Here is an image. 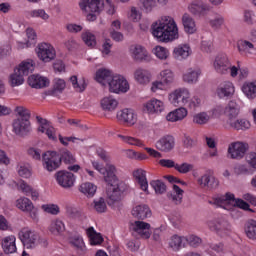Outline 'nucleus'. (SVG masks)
<instances>
[{"mask_svg":"<svg viewBox=\"0 0 256 256\" xmlns=\"http://www.w3.org/2000/svg\"><path fill=\"white\" fill-rule=\"evenodd\" d=\"M168 103L172 107H187L188 109H197L201 105V98L193 96L191 90L185 87L173 89L168 93Z\"/></svg>","mask_w":256,"mask_h":256,"instance_id":"20e7f679","label":"nucleus"},{"mask_svg":"<svg viewBox=\"0 0 256 256\" xmlns=\"http://www.w3.org/2000/svg\"><path fill=\"white\" fill-rule=\"evenodd\" d=\"M114 75L115 73H113V71L106 67H102L97 69L94 73V81H96V83H99V85H101L102 87H108Z\"/></svg>","mask_w":256,"mask_h":256,"instance_id":"a878e982","label":"nucleus"},{"mask_svg":"<svg viewBox=\"0 0 256 256\" xmlns=\"http://www.w3.org/2000/svg\"><path fill=\"white\" fill-rule=\"evenodd\" d=\"M207 227L221 237L231 233V224L227 220H209L207 221Z\"/></svg>","mask_w":256,"mask_h":256,"instance_id":"412c9836","label":"nucleus"},{"mask_svg":"<svg viewBox=\"0 0 256 256\" xmlns=\"http://www.w3.org/2000/svg\"><path fill=\"white\" fill-rule=\"evenodd\" d=\"M34 51L41 63H51L57 59V49L51 42H39Z\"/></svg>","mask_w":256,"mask_h":256,"instance_id":"6e6552de","label":"nucleus"},{"mask_svg":"<svg viewBox=\"0 0 256 256\" xmlns=\"http://www.w3.org/2000/svg\"><path fill=\"white\" fill-rule=\"evenodd\" d=\"M100 106L103 111L113 113L119 107V101L115 96H105L100 100Z\"/></svg>","mask_w":256,"mask_h":256,"instance_id":"e433bc0d","label":"nucleus"},{"mask_svg":"<svg viewBox=\"0 0 256 256\" xmlns=\"http://www.w3.org/2000/svg\"><path fill=\"white\" fill-rule=\"evenodd\" d=\"M188 11L192 13V15L201 17L203 15H207L209 6L201 1H194L188 5Z\"/></svg>","mask_w":256,"mask_h":256,"instance_id":"58836bf2","label":"nucleus"},{"mask_svg":"<svg viewBox=\"0 0 256 256\" xmlns=\"http://www.w3.org/2000/svg\"><path fill=\"white\" fill-rule=\"evenodd\" d=\"M90 207L96 211V213H105V211H107V202H105V198H96L90 204Z\"/></svg>","mask_w":256,"mask_h":256,"instance_id":"4d7b16f0","label":"nucleus"},{"mask_svg":"<svg viewBox=\"0 0 256 256\" xmlns=\"http://www.w3.org/2000/svg\"><path fill=\"white\" fill-rule=\"evenodd\" d=\"M198 185L202 189H217L219 179L213 175V171L208 170L197 179Z\"/></svg>","mask_w":256,"mask_h":256,"instance_id":"5701e85b","label":"nucleus"},{"mask_svg":"<svg viewBox=\"0 0 256 256\" xmlns=\"http://www.w3.org/2000/svg\"><path fill=\"white\" fill-rule=\"evenodd\" d=\"M241 110L239 104L235 101H229L225 107V129H233L234 131H249L251 129V121L247 118H239Z\"/></svg>","mask_w":256,"mask_h":256,"instance_id":"7ed1b4c3","label":"nucleus"},{"mask_svg":"<svg viewBox=\"0 0 256 256\" xmlns=\"http://www.w3.org/2000/svg\"><path fill=\"white\" fill-rule=\"evenodd\" d=\"M174 148L175 138L171 135L163 136L156 142V149H158V151H162L163 153H169V151H173Z\"/></svg>","mask_w":256,"mask_h":256,"instance_id":"72a5a7b5","label":"nucleus"},{"mask_svg":"<svg viewBox=\"0 0 256 256\" xmlns=\"http://www.w3.org/2000/svg\"><path fill=\"white\" fill-rule=\"evenodd\" d=\"M152 37L159 43H173L178 41L179 24L171 15H162L151 25Z\"/></svg>","mask_w":256,"mask_h":256,"instance_id":"f03ea898","label":"nucleus"},{"mask_svg":"<svg viewBox=\"0 0 256 256\" xmlns=\"http://www.w3.org/2000/svg\"><path fill=\"white\" fill-rule=\"evenodd\" d=\"M14 69L20 72L24 77H27L29 73H33V71H35V60L31 58L25 59L17 64Z\"/></svg>","mask_w":256,"mask_h":256,"instance_id":"4c0bfd02","label":"nucleus"},{"mask_svg":"<svg viewBox=\"0 0 256 256\" xmlns=\"http://www.w3.org/2000/svg\"><path fill=\"white\" fill-rule=\"evenodd\" d=\"M54 179L62 189H73L77 184V176L69 170H59L54 174Z\"/></svg>","mask_w":256,"mask_h":256,"instance_id":"4468645a","label":"nucleus"},{"mask_svg":"<svg viewBox=\"0 0 256 256\" xmlns=\"http://www.w3.org/2000/svg\"><path fill=\"white\" fill-rule=\"evenodd\" d=\"M18 237L24 249H35L41 243V236L31 228H22L18 233Z\"/></svg>","mask_w":256,"mask_h":256,"instance_id":"1a4fd4ad","label":"nucleus"},{"mask_svg":"<svg viewBox=\"0 0 256 256\" xmlns=\"http://www.w3.org/2000/svg\"><path fill=\"white\" fill-rule=\"evenodd\" d=\"M16 172L18 177H21L22 179H31V177H33V168L31 167V164L27 162L18 163Z\"/></svg>","mask_w":256,"mask_h":256,"instance_id":"c03bdc74","label":"nucleus"},{"mask_svg":"<svg viewBox=\"0 0 256 256\" xmlns=\"http://www.w3.org/2000/svg\"><path fill=\"white\" fill-rule=\"evenodd\" d=\"M92 167L95 171H98L100 175H102L105 183L108 184V188L106 190V195L112 203L117 201H121V197H123V188H121V183H119V177H117L119 173V169L115 164L107 163L105 166L101 164L99 161L93 160Z\"/></svg>","mask_w":256,"mask_h":256,"instance_id":"f257e3e1","label":"nucleus"},{"mask_svg":"<svg viewBox=\"0 0 256 256\" xmlns=\"http://www.w3.org/2000/svg\"><path fill=\"white\" fill-rule=\"evenodd\" d=\"M78 191L85 197H95L97 185L93 184V182H83L79 185Z\"/></svg>","mask_w":256,"mask_h":256,"instance_id":"8fccbe9b","label":"nucleus"},{"mask_svg":"<svg viewBox=\"0 0 256 256\" xmlns=\"http://www.w3.org/2000/svg\"><path fill=\"white\" fill-rule=\"evenodd\" d=\"M70 243L81 253H85L87 251V246L85 245V240H83L82 236H73L70 240Z\"/></svg>","mask_w":256,"mask_h":256,"instance_id":"0e129e2a","label":"nucleus"},{"mask_svg":"<svg viewBox=\"0 0 256 256\" xmlns=\"http://www.w3.org/2000/svg\"><path fill=\"white\" fill-rule=\"evenodd\" d=\"M59 157L60 165H62V163H66V165H71L76 161L75 155H73V153H71V151L69 150H62L59 154Z\"/></svg>","mask_w":256,"mask_h":256,"instance_id":"69168bd1","label":"nucleus"},{"mask_svg":"<svg viewBox=\"0 0 256 256\" xmlns=\"http://www.w3.org/2000/svg\"><path fill=\"white\" fill-rule=\"evenodd\" d=\"M152 55H154L158 61H169L171 51L165 46L156 45L152 48Z\"/></svg>","mask_w":256,"mask_h":256,"instance_id":"a18cd8bd","label":"nucleus"},{"mask_svg":"<svg viewBox=\"0 0 256 256\" xmlns=\"http://www.w3.org/2000/svg\"><path fill=\"white\" fill-rule=\"evenodd\" d=\"M168 245L172 251H181L185 247V236L173 235L169 238Z\"/></svg>","mask_w":256,"mask_h":256,"instance_id":"3c124183","label":"nucleus"},{"mask_svg":"<svg viewBox=\"0 0 256 256\" xmlns=\"http://www.w3.org/2000/svg\"><path fill=\"white\" fill-rule=\"evenodd\" d=\"M201 75H203V70H201V68L190 67L182 73V81L187 85H197L199 79H201Z\"/></svg>","mask_w":256,"mask_h":256,"instance_id":"b1692460","label":"nucleus"},{"mask_svg":"<svg viewBox=\"0 0 256 256\" xmlns=\"http://www.w3.org/2000/svg\"><path fill=\"white\" fill-rule=\"evenodd\" d=\"M86 235L89 239V243L92 246H99L103 244V235L97 231H95V228L89 227L86 229Z\"/></svg>","mask_w":256,"mask_h":256,"instance_id":"09e8293b","label":"nucleus"},{"mask_svg":"<svg viewBox=\"0 0 256 256\" xmlns=\"http://www.w3.org/2000/svg\"><path fill=\"white\" fill-rule=\"evenodd\" d=\"M139 3L144 13H153L157 9V0H139Z\"/></svg>","mask_w":256,"mask_h":256,"instance_id":"052dcab7","label":"nucleus"},{"mask_svg":"<svg viewBox=\"0 0 256 256\" xmlns=\"http://www.w3.org/2000/svg\"><path fill=\"white\" fill-rule=\"evenodd\" d=\"M157 77L168 87H171V85L175 83V72L171 68H164L160 70Z\"/></svg>","mask_w":256,"mask_h":256,"instance_id":"a19ab883","label":"nucleus"},{"mask_svg":"<svg viewBox=\"0 0 256 256\" xmlns=\"http://www.w3.org/2000/svg\"><path fill=\"white\" fill-rule=\"evenodd\" d=\"M48 231L50 235H53L54 237H61V235L67 231L65 221L61 218L52 219L48 225Z\"/></svg>","mask_w":256,"mask_h":256,"instance_id":"7c9ffc66","label":"nucleus"},{"mask_svg":"<svg viewBox=\"0 0 256 256\" xmlns=\"http://www.w3.org/2000/svg\"><path fill=\"white\" fill-rule=\"evenodd\" d=\"M14 113L17 117L16 119H26L27 121H29V119L31 118V112L24 106H16L14 109Z\"/></svg>","mask_w":256,"mask_h":256,"instance_id":"338daca9","label":"nucleus"},{"mask_svg":"<svg viewBox=\"0 0 256 256\" xmlns=\"http://www.w3.org/2000/svg\"><path fill=\"white\" fill-rule=\"evenodd\" d=\"M240 89L244 97L249 101H254V99H256V80L245 81Z\"/></svg>","mask_w":256,"mask_h":256,"instance_id":"c9c22d12","label":"nucleus"},{"mask_svg":"<svg viewBox=\"0 0 256 256\" xmlns=\"http://www.w3.org/2000/svg\"><path fill=\"white\" fill-rule=\"evenodd\" d=\"M130 230L141 237V239H150L151 235H153V230H151V224L137 220L130 224Z\"/></svg>","mask_w":256,"mask_h":256,"instance_id":"a211bd4d","label":"nucleus"},{"mask_svg":"<svg viewBox=\"0 0 256 256\" xmlns=\"http://www.w3.org/2000/svg\"><path fill=\"white\" fill-rule=\"evenodd\" d=\"M169 89V86H166L159 78L157 80H153L150 83V93H153V95H158V93H163Z\"/></svg>","mask_w":256,"mask_h":256,"instance_id":"5fc2aeb1","label":"nucleus"},{"mask_svg":"<svg viewBox=\"0 0 256 256\" xmlns=\"http://www.w3.org/2000/svg\"><path fill=\"white\" fill-rule=\"evenodd\" d=\"M119 139H122L123 143L132 145L133 147H145V143L141 139L132 136L118 135Z\"/></svg>","mask_w":256,"mask_h":256,"instance_id":"e2e57ef3","label":"nucleus"},{"mask_svg":"<svg viewBox=\"0 0 256 256\" xmlns=\"http://www.w3.org/2000/svg\"><path fill=\"white\" fill-rule=\"evenodd\" d=\"M29 19H41L44 23H48L51 19V15L43 8L32 9L27 12Z\"/></svg>","mask_w":256,"mask_h":256,"instance_id":"de8ad7c7","label":"nucleus"},{"mask_svg":"<svg viewBox=\"0 0 256 256\" xmlns=\"http://www.w3.org/2000/svg\"><path fill=\"white\" fill-rule=\"evenodd\" d=\"M244 231L248 239L256 241V221L248 220L245 224Z\"/></svg>","mask_w":256,"mask_h":256,"instance_id":"6e6d98bb","label":"nucleus"},{"mask_svg":"<svg viewBox=\"0 0 256 256\" xmlns=\"http://www.w3.org/2000/svg\"><path fill=\"white\" fill-rule=\"evenodd\" d=\"M234 95L235 84L231 80L221 82L215 90V97L217 99H231Z\"/></svg>","mask_w":256,"mask_h":256,"instance_id":"aec40b11","label":"nucleus"},{"mask_svg":"<svg viewBox=\"0 0 256 256\" xmlns=\"http://www.w3.org/2000/svg\"><path fill=\"white\" fill-rule=\"evenodd\" d=\"M133 177L136 180V183L139 185L141 191L145 193V195H149V182L147 181V172L141 168L136 169L133 172Z\"/></svg>","mask_w":256,"mask_h":256,"instance_id":"473e14b6","label":"nucleus"},{"mask_svg":"<svg viewBox=\"0 0 256 256\" xmlns=\"http://www.w3.org/2000/svg\"><path fill=\"white\" fill-rule=\"evenodd\" d=\"M38 133L46 135L50 141H57V130L46 119L38 118Z\"/></svg>","mask_w":256,"mask_h":256,"instance_id":"393cba45","label":"nucleus"},{"mask_svg":"<svg viewBox=\"0 0 256 256\" xmlns=\"http://www.w3.org/2000/svg\"><path fill=\"white\" fill-rule=\"evenodd\" d=\"M78 6L87 21H97V15L105 9V2L103 0H80Z\"/></svg>","mask_w":256,"mask_h":256,"instance_id":"0eeeda50","label":"nucleus"},{"mask_svg":"<svg viewBox=\"0 0 256 256\" xmlns=\"http://www.w3.org/2000/svg\"><path fill=\"white\" fill-rule=\"evenodd\" d=\"M237 47L238 51L244 53L247 57H249V55H255L256 53L255 45L249 40H239L237 42Z\"/></svg>","mask_w":256,"mask_h":256,"instance_id":"49530a36","label":"nucleus"},{"mask_svg":"<svg viewBox=\"0 0 256 256\" xmlns=\"http://www.w3.org/2000/svg\"><path fill=\"white\" fill-rule=\"evenodd\" d=\"M69 82L71 83L73 89H75V91L78 93H83V91L87 89V82L83 77L78 78L77 75H72L69 78Z\"/></svg>","mask_w":256,"mask_h":256,"instance_id":"603ef678","label":"nucleus"},{"mask_svg":"<svg viewBox=\"0 0 256 256\" xmlns=\"http://www.w3.org/2000/svg\"><path fill=\"white\" fill-rule=\"evenodd\" d=\"M12 131L15 135H25L31 131V122L27 119L15 118L12 122Z\"/></svg>","mask_w":256,"mask_h":256,"instance_id":"2f4dec72","label":"nucleus"},{"mask_svg":"<svg viewBox=\"0 0 256 256\" xmlns=\"http://www.w3.org/2000/svg\"><path fill=\"white\" fill-rule=\"evenodd\" d=\"M16 189L19 191V193H22L23 195L30 196L32 201H37L39 199V191L30 184L27 183V181L20 179L16 183Z\"/></svg>","mask_w":256,"mask_h":256,"instance_id":"c85d7f7f","label":"nucleus"},{"mask_svg":"<svg viewBox=\"0 0 256 256\" xmlns=\"http://www.w3.org/2000/svg\"><path fill=\"white\" fill-rule=\"evenodd\" d=\"M212 66L219 75H227L229 73L233 79L237 77V67L231 63V58L225 53L217 54L212 61Z\"/></svg>","mask_w":256,"mask_h":256,"instance_id":"423d86ee","label":"nucleus"},{"mask_svg":"<svg viewBox=\"0 0 256 256\" xmlns=\"http://www.w3.org/2000/svg\"><path fill=\"white\" fill-rule=\"evenodd\" d=\"M27 85L31 89H47V87L51 86V79L41 74H31L27 78Z\"/></svg>","mask_w":256,"mask_h":256,"instance_id":"4be33fe9","label":"nucleus"},{"mask_svg":"<svg viewBox=\"0 0 256 256\" xmlns=\"http://www.w3.org/2000/svg\"><path fill=\"white\" fill-rule=\"evenodd\" d=\"M107 89L110 93H115V95H123L129 93L131 85L129 80L121 74H114L110 80Z\"/></svg>","mask_w":256,"mask_h":256,"instance_id":"9d476101","label":"nucleus"},{"mask_svg":"<svg viewBox=\"0 0 256 256\" xmlns=\"http://www.w3.org/2000/svg\"><path fill=\"white\" fill-rule=\"evenodd\" d=\"M178 107L172 111H170L166 115V121H169V123H177L179 121H183L184 119H187L189 116V108L187 106H174Z\"/></svg>","mask_w":256,"mask_h":256,"instance_id":"cd10ccee","label":"nucleus"},{"mask_svg":"<svg viewBox=\"0 0 256 256\" xmlns=\"http://www.w3.org/2000/svg\"><path fill=\"white\" fill-rule=\"evenodd\" d=\"M14 205L19 209V211H22V213H29V217H31L33 221H37L39 219V213L35 210V204H33V201L28 197H18L15 200Z\"/></svg>","mask_w":256,"mask_h":256,"instance_id":"2eb2a0df","label":"nucleus"},{"mask_svg":"<svg viewBox=\"0 0 256 256\" xmlns=\"http://www.w3.org/2000/svg\"><path fill=\"white\" fill-rule=\"evenodd\" d=\"M249 151V143L243 141H235L229 144L228 146V157L229 159H234L239 161L247 155Z\"/></svg>","mask_w":256,"mask_h":256,"instance_id":"dca6fc26","label":"nucleus"},{"mask_svg":"<svg viewBox=\"0 0 256 256\" xmlns=\"http://www.w3.org/2000/svg\"><path fill=\"white\" fill-rule=\"evenodd\" d=\"M245 161L252 171H256V151L248 152L245 156Z\"/></svg>","mask_w":256,"mask_h":256,"instance_id":"774afa93","label":"nucleus"},{"mask_svg":"<svg viewBox=\"0 0 256 256\" xmlns=\"http://www.w3.org/2000/svg\"><path fill=\"white\" fill-rule=\"evenodd\" d=\"M116 117L118 121H121V123H124L127 127H135V124L139 121L137 111L131 108H124L118 111Z\"/></svg>","mask_w":256,"mask_h":256,"instance_id":"f3484780","label":"nucleus"},{"mask_svg":"<svg viewBox=\"0 0 256 256\" xmlns=\"http://www.w3.org/2000/svg\"><path fill=\"white\" fill-rule=\"evenodd\" d=\"M128 53L131 59L136 63H151V61H153V57L151 56V53H149V50L141 44L130 45Z\"/></svg>","mask_w":256,"mask_h":256,"instance_id":"ddd939ff","label":"nucleus"},{"mask_svg":"<svg viewBox=\"0 0 256 256\" xmlns=\"http://www.w3.org/2000/svg\"><path fill=\"white\" fill-rule=\"evenodd\" d=\"M184 33L186 35H195L199 28L197 27V21L189 13H184L181 18Z\"/></svg>","mask_w":256,"mask_h":256,"instance_id":"c756f323","label":"nucleus"},{"mask_svg":"<svg viewBox=\"0 0 256 256\" xmlns=\"http://www.w3.org/2000/svg\"><path fill=\"white\" fill-rule=\"evenodd\" d=\"M233 172L235 175H251L253 174V170L251 169V166L249 164H243L239 163L236 164L233 168Z\"/></svg>","mask_w":256,"mask_h":256,"instance_id":"bf43d9fd","label":"nucleus"},{"mask_svg":"<svg viewBox=\"0 0 256 256\" xmlns=\"http://www.w3.org/2000/svg\"><path fill=\"white\" fill-rule=\"evenodd\" d=\"M80 39L89 49L97 47V35L91 30H84L80 35Z\"/></svg>","mask_w":256,"mask_h":256,"instance_id":"79ce46f5","label":"nucleus"},{"mask_svg":"<svg viewBox=\"0 0 256 256\" xmlns=\"http://www.w3.org/2000/svg\"><path fill=\"white\" fill-rule=\"evenodd\" d=\"M184 193L185 191H183V189H181L179 186L175 184L172 185V192L170 194L171 201H173L176 205H179L181 201H183Z\"/></svg>","mask_w":256,"mask_h":256,"instance_id":"13d9d810","label":"nucleus"},{"mask_svg":"<svg viewBox=\"0 0 256 256\" xmlns=\"http://www.w3.org/2000/svg\"><path fill=\"white\" fill-rule=\"evenodd\" d=\"M133 217L136 219H149L151 217V209L145 204H138L132 208L131 211Z\"/></svg>","mask_w":256,"mask_h":256,"instance_id":"ea45409f","label":"nucleus"},{"mask_svg":"<svg viewBox=\"0 0 256 256\" xmlns=\"http://www.w3.org/2000/svg\"><path fill=\"white\" fill-rule=\"evenodd\" d=\"M41 209L44 213H47L48 215H59V213H61V208L55 203L42 204Z\"/></svg>","mask_w":256,"mask_h":256,"instance_id":"680f3d73","label":"nucleus"},{"mask_svg":"<svg viewBox=\"0 0 256 256\" xmlns=\"http://www.w3.org/2000/svg\"><path fill=\"white\" fill-rule=\"evenodd\" d=\"M1 247L6 255L17 253V237L15 235L5 236L1 241Z\"/></svg>","mask_w":256,"mask_h":256,"instance_id":"f704fd0d","label":"nucleus"},{"mask_svg":"<svg viewBox=\"0 0 256 256\" xmlns=\"http://www.w3.org/2000/svg\"><path fill=\"white\" fill-rule=\"evenodd\" d=\"M25 84V76L22 75L16 68L13 69V72L8 75V85L9 87H21Z\"/></svg>","mask_w":256,"mask_h":256,"instance_id":"37998d69","label":"nucleus"},{"mask_svg":"<svg viewBox=\"0 0 256 256\" xmlns=\"http://www.w3.org/2000/svg\"><path fill=\"white\" fill-rule=\"evenodd\" d=\"M133 79L138 85H149L153 81V73L149 69L138 67L133 72Z\"/></svg>","mask_w":256,"mask_h":256,"instance_id":"bb28decb","label":"nucleus"},{"mask_svg":"<svg viewBox=\"0 0 256 256\" xmlns=\"http://www.w3.org/2000/svg\"><path fill=\"white\" fill-rule=\"evenodd\" d=\"M211 205H216V207H221L222 209H225L226 211H231L232 209H235V207H238V209H242L243 211H251V206L245 199L241 198H235V195L233 193H226L224 195H217L210 200Z\"/></svg>","mask_w":256,"mask_h":256,"instance_id":"39448f33","label":"nucleus"},{"mask_svg":"<svg viewBox=\"0 0 256 256\" xmlns=\"http://www.w3.org/2000/svg\"><path fill=\"white\" fill-rule=\"evenodd\" d=\"M209 121H211V115H209L208 111L198 112L192 117V123L194 125H207Z\"/></svg>","mask_w":256,"mask_h":256,"instance_id":"864d4df0","label":"nucleus"},{"mask_svg":"<svg viewBox=\"0 0 256 256\" xmlns=\"http://www.w3.org/2000/svg\"><path fill=\"white\" fill-rule=\"evenodd\" d=\"M165 111H167V105H165V101L156 97L150 98L142 104V112H144L145 115H163Z\"/></svg>","mask_w":256,"mask_h":256,"instance_id":"9b49d317","label":"nucleus"},{"mask_svg":"<svg viewBox=\"0 0 256 256\" xmlns=\"http://www.w3.org/2000/svg\"><path fill=\"white\" fill-rule=\"evenodd\" d=\"M192 56L193 48L187 42L178 44L172 50V57L175 61H187Z\"/></svg>","mask_w":256,"mask_h":256,"instance_id":"6ab92c4d","label":"nucleus"},{"mask_svg":"<svg viewBox=\"0 0 256 256\" xmlns=\"http://www.w3.org/2000/svg\"><path fill=\"white\" fill-rule=\"evenodd\" d=\"M42 167L44 171L53 173L61 167V158L57 151L48 150L42 153Z\"/></svg>","mask_w":256,"mask_h":256,"instance_id":"f8f14e48","label":"nucleus"}]
</instances>
